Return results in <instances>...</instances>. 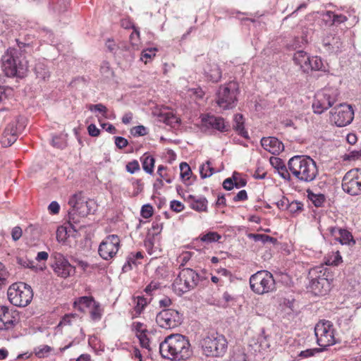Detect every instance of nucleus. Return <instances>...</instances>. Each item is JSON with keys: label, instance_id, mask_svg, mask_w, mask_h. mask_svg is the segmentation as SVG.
Instances as JSON below:
<instances>
[{"label": "nucleus", "instance_id": "41", "mask_svg": "<svg viewBox=\"0 0 361 361\" xmlns=\"http://www.w3.org/2000/svg\"><path fill=\"white\" fill-rule=\"evenodd\" d=\"M88 109L90 111H96L101 114H102L103 116L105 118H107V108L102 104H90L88 106Z\"/></svg>", "mask_w": 361, "mask_h": 361}, {"label": "nucleus", "instance_id": "14", "mask_svg": "<svg viewBox=\"0 0 361 361\" xmlns=\"http://www.w3.org/2000/svg\"><path fill=\"white\" fill-rule=\"evenodd\" d=\"M120 248V238L117 235H109L100 243L98 252L104 260L114 258Z\"/></svg>", "mask_w": 361, "mask_h": 361}, {"label": "nucleus", "instance_id": "29", "mask_svg": "<svg viewBox=\"0 0 361 361\" xmlns=\"http://www.w3.org/2000/svg\"><path fill=\"white\" fill-rule=\"evenodd\" d=\"M234 129L245 138L248 137V133L244 128L243 117L241 114H236L234 117Z\"/></svg>", "mask_w": 361, "mask_h": 361}, {"label": "nucleus", "instance_id": "23", "mask_svg": "<svg viewBox=\"0 0 361 361\" xmlns=\"http://www.w3.org/2000/svg\"><path fill=\"white\" fill-rule=\"evenodd\" d=\"M190 207L198 212L207 211V200L203 196L195 197L190 195L187 197Z\"/></svg>", "mask_w": 361, "mask_h": 361}, {"label": "nucleus", "instance_id": "16", "mask_svg": "<svg viewBox=\"0 0 361 361\" xmlns=\"http://www.w3.org/2000/svg\"><path fill=\"white\" fill-rule=\"evenodd\" d=\"M51 257L53 259L51 267L58 276L66 279L75 273V267L72 266L62 254L55 252Z\"/></svg>", "mask_w": 361, "mask_h": 361}, {"label": "nucleus", "instance_id": "17", "mask_svg": "<svg viewBox=\"0 0 361 361\" xmlns=\"http://www.w3.org/2000/svg\"><path fill=\"white\" fill-rule=\"evenodd\" d=\"M334 110V113L332 114V119L337 126H345L353 121L354 111L351 105L341 104Z\"/></svg>", "mask_w": 361, "mask_h": 361}, {"label": "nucleus", "instance_id": "52", "mask_svg": "<svg viewBox=\"0 0 361 361\" xmlns=\"http://www.w3.org/2000/svg\"><path fill=\"white\" fill-rule=\"evenodd\" d=\"M302 206L303 205L302 203L295 201V202H292L289 204L288 209L290 210V212L294 213V212H297L298 211L302 210Z\"/></svg>", "mask_w": 361, "mask_h": 361}, {"label": "nucleus", "instance_id": "15", "mask_svg": "<svg viewBox=\"0 0 361 361\" xmlns=\"http://www.w3.org/2000/svg\"><path fill=\"white\" fill-rule=\"evenodd\" d=\"M156 322L160 327L171 329L182 323V315L176 310L164 309L157 314Z\"/></svg>", "mask_w": 361, "mask_h": 361}, {"label": "nucleus", "instance_id": "22", "mask_svg": "<svg viewBox=\"0 0 361 361\" xmlns=\"http://www.w3.org/2000/svg\"><path fill=\"white\" fill-rule=\"evenodd\" d=\"M329 231L335 236V238L338 240L342 245H350L351 243L353 245L355 244L353 235L347 230L337 227H330Z\"/></svg>", "mask_w": 361, "mask_h": 361}, {"label": "nucleus", "instance_id": "2", "mask_svg": "<svg viewBox=\"0 0 361 361\" xmlns=\"http://www.w3.org/2000/svg\"><path fill=\"white\" fill-rule=\"evenodd\" d=\"M288 166L290 172L300 182H312L319 173L316 162L309 156H294L289 159Z\"/></svg>", "mask_w": 361, "mask_h": 361}, {"label": "nucleus", "instance_id": "57", "mask_svg": "<svg viewBox=\"0 0 361 361\" xmlns=\"http://www.w3.org/2000/svg\"><path fill=\"white\" fill-rule=\"evenodd\" d=\"M48 209L50 213L56 214L59 212L60 206L57 202L53 201L49 204Z\"/></svg>", "mask_w": 361, "mask_h": 361}, {"label": "nucleus", "instance_id": "54", "mask_svg": "<svg viewBox=\"0 0 361 361\" xmlns=\"http://www.w3.org/2000/svg\"><path fill=\"white\" fill-rule=\"evenodd\" d=\"M92 307L94 309L91 311V317L93 319L97 320L101 318V311L99 307V304L96 302L95 305H92Z\"/></svg>", "mask_w": 361, "mask_h": 361}, {"label": "nucleus", "instance_id": "27", "mask_svg": "<svg viewBox=\"0 0 361 361\" xmlns=\"http://www.w3.org/2000/svg\"><path fill=\"white\" fill-rule=\"evenodd\" d=\"M95 305L96 302L93 298L87 296L80 297L74 302V307L80 312H84L85 307H91Z\"/></svg>", "mask_w": 361, "mask_h": 361}, {"label": "nucleus", "instance_id": "32", "mask_svg": "<svg viewBox=\"0 0 361 361\" xmlns=\"http://www.w3.org/2000/svg\"><path fill=\"white\" fill-rule=\"evenodd\" d=\"M215 173L214 169L212 166L210 161H207L200 167V173L202 178H206L212 176Z\"/></svg>", "mask_w": 361, "mask_h": 361}, {"label": "nucleus", "instance_id": "60", "mask_svg": "<svg viewBox=\"0 0 361 361\" xmlns=\"http://www.w3.org/2000/svg\"><path fill=\"white\" fill-rule=\"evenodd\" d=\"M235 186L234 182L231 178H228L224 180L223 182V187L226 190H231Z\"/></svg>", "mask_w": 361, "mask_h": 361}, {"label": "nucleus", "instance_id": "43", "mask_svg": "<svg viewBox=\"0 0 361 361\" xmlns=\"http://www.w3.org/2000/svg\"><path fill=\"white\" fill-rule=\"evenodd\" d=\"M18 131L19 130L16 122H11L8 124L4 130V132L6 134H11L13 135H16V137H18Z\"/></svg>", "mask_w": 361, "mask_h": 361}, {"label": "nucleus", "instance_id": "42", "mask_svg": "<svg viewBox=\"0 0 361 361\" xmlns=\"http://www.w3.org/2000/svg\"><path fill=\"white\" fill-rule=\"evenodd\" d=\"M136 260L137 259H135V258L133 257V253L130 254L127 257L126 262L123 266V268H122L123 271L124 272H127V271L131 270L132 266L136 265Z\"/></svg>", "mask_w": 361, "mask_h": 361}, {"label": "nucleus", "instance_id": "51", "mask_svg": "<svg viewBox=\"0 0 361 361\" xmlns=\"http://www.w3.org/2000/svg\"><path fill=\"white\" fill-rule=\"evenodd\" d=\"M361 158V149L350 151L346 154V159L348 160H357Z\"/></svg>", "mask_w": 361, "mask_h": 361}, {"label": "nucleus", "instance_id": "40", "mask_svg": "<svg viewBox=\"0 0 361 361\" xmlns=\"http://www.w3.org/2000/svg\"><path fill=\"white\" fill-rule=\"evenodd\" d=\"M147 299L142 296H138L137 298V303L135 306L134 310L136 314H140L144 307L147 305Z\"/></svg>", "mask_w": 361, "mask_h": 361}, {"label": "nucleus", "instance_id": "25", "mask_svg": "<svg viewBox=\"0 0 361 361\" xmlns=\"http://www.w3.org/2000/svg\"><path fill=\"white\" fill-rule=\"evenodd\" d=\"M204 72L207 79L212 82H217L221 78V71L216 63L208 64Z\"/></svg>", "mask_w": 361, "mask_h": 361}, {"label": "nucleus", "instance_id": "30", "mask_svg": "<svg viewBox=\"0 0 361 361\" xmlns=\"http://www.w3.org/2000/svg\"><path fill=\"white\" fill-rule=\"evenodd\" d=\"M142 169L147 173H152L154 166V159L151 155L145 154L141 157Z\"/></svg>", "mask_w": 361, "mask_h": 361}, {"label": "nucleus", "instance_id": "26", "mask_svg": "<svg viewBox=\"0 0 361 361\" xmlns=\"http://www.w3.org/2000/svg\"><path fill=\"white\" fill-rule=\"evenodd\" d=\"M34 71L36 75V78L42 81H46L50 78V72L47 68V66L43 62H37L36 63Z\"/></svg>", "mask_w": 361, "mask_h": 361}, {"label": "nucleus", "instance_id": "12", "mask_svg": "<svg viewBox=\"0 0 361 361\" xmlns=\"http://www.w3.org/2000/svg\"><path fill=\"white\" fill-rule=\"evenodd\" d=\"M338 94L337 90L331 88H325L318 92L312 104L314 112L320 114L331 107L336 102Z\"/></svg>", "mask_w": 361, "mask_h": 361}, {"label": "nucleus", "instance_id": "55", "mask_svg": "<svg viewBox=\"0 0 361 361\" xmlns=\"http://www.w3.org/2000/svg\"><path fill=\"white\" fill-rule=\"evenodd\" d=\"M159 288V283L156 281H152L145 289L147 294L152 295V292Z\"/></svg>", "mask_w": 361, "mask_h": 361}, {"label": "nucleus", "instance_id": "5", "mask_svg": "<svg viewBox=\"0 0 361 361\" xmlns=\"http://www.w3.org/2000/svg\"><path fill=\"white\" fill-rule=\"evenodd\" d=\"M200 281L198 274L190 268L181 269L173 283V290L178 295L194 289Z\"/></svg>", "mask_w": 361, "mask_h": 361}, {"label": "nucleus", "instance_id": "37", "mask_svg": "<svg viewBox=\"0 0 361 361\" xmlns=\"http://www.w3.org/2000/svg\"><path fill=\"white\" fill-rule=\"evenodd\" d=\"M16 135L6 134L5 132H4L1 142L4 147H6L13 145L16 141Z\"/></svg>", "mask_w": 361, "mask_h": 361}, {"label": "nucleus", "instance_id": "10", "mask_svg": "<svg viewBox=\"0 0 361 361\" xmlns=\"http://www.w3.org/2000/svg\"><path fill=\"white\" fill-rule=\"evenodd\" d=\"M314 334L317 344L322 347L323 350L338 342L334 336V326L330 321L322 320L319 322L314 327Z\"/></svg>", "mask_w": 361, "mask_h": 361}, {"label": "nucleus", "instance_id": "44", "mask_svg": "<svg viewBox=\"0 0 361 361\" xmlns=\"http://www.w3.org/2000/svg\"><path fill=\"white\" fill-rule=\"evenodd\" d=\"M140 213L143 218L148 219L153 214V208L150 204H145L142 207Z\"/></svg>", "mask_w": 361, "mask_h": 361}, {"label": "nucleus", "instance_id": "48", "mask_svg": "<svg viewBox=\"0 0 361 361\" xmlns=\"http://www.w3.org/2000/svg\"><path fill=\"white\" fill-rule=\"evenodd\" d=\"M171 210L176 212H180L184 209L183 204L178 200H172L170 203Z\"/></svg>", "mask_w": 361, "mask_h": 361}, {"label": "nucleus", "instance_id": "59", "mask_svg": "<svg viewBox=\"0 0 361 361\" xmlns=\"http://www.w3.org/2000/svg\"><path fill=\"white\" fill-rule=\"evenodd\" d=\"M88 133L90 136L97 137L99 135L100 130L97 128L94 124H90L87 127Z\"/></svg>", "mask_w": 361, "mask_h": 361}, {"label": "nucleus", "instance_id": "6", "mask_svg": "<svg viewBox=\"0 0 361 361\" xmlns=\"http://www.w3.org/2000/svg\"><path fill=\"white\" fill-rule=\"evenodd\" d=\"M7 295L9 301L17 307L27 306L33 298L32 288L23 282L15 283L10 286Z\"/></svg>", "mask_w": 361, "mask_h": 361}, {"label": "nucleus", "instance_id": "62", "mask_svg": "<svg viewBox=\"0 0 361 361\" xmlns=\"http://www.w3.org/2000/svg\"><path fill=\"white\" fill-rule=\"evenodd\" d=\"M18 262L19 264H20L21 266H23L24 267H29L32 269L35 268V267L32 264H33L32 262L20 258L18 259Z\"/></svg>", "mask_w": 361, "mask_h": 361}, {"label": "nucleus", "instance_id": "13", "mask_svg": "<svg viewBox=\"0 0 361 361\" xmlns=\"http://www.w3.org/2000/svg\"><path fill=\"white\" fill-rule=\"evenodd\" d=\"M343 190L352 196L361 195V169H354L348 171L342 179Z\"/></svg>", "mask_w": 361, "mask_h": 361}, {"label": "nucleus", "instance_id": "4", "mask_svg": "<svg viewBox=\"0 0 361 361\" xmlns=\"http://www.w3.org/2000/svg\"><path fill=\"white\" fill-rule=\"evenodd\" d=\"M68 204L72 207L68 212V224L71 228L76 231L73 224L79 223L78 216L85 217L90 214L94 202L92 200H85L80 195H74L70 198Z\"/></svg>", "mask_w": 361, "mask_h": 361}, {"label": "nucleus", "instance_id": "64", "mask_svg": "<svg viewBox=\"0 0 361 361\" xmlns=\"http://www.w3.org/2000/svg\"><path fill=\"white\" fill-rule=\"evenodd\" d=\"M159 304L160 307H167L171 305V300L169 297H164L159 301Z\"/></svg>", "mask_w": 361, "mask_h": 361}, {"label": "nucleus", "instance_id": "24", "mask_svg": "<svg viewBox=\"0 0 361 361\" xmlns=\"http://www.w3.org/2000/svg\"><path fill=\"white\" fill-rule=\"evenodd\" d=\"M310 56L304 51H297L293 57L295 63L300 67L303 72H308Z\"/></svg>", "mask_w": 361, "mask_h": 361}, {"label": "nucleus", "instance_id": "1", "mask_svg": "<svg viewBox=\"0 0 361 361\" xmlns=\"http://www.w3.org/2000/svg\"><path fill=\"white\" fill-rule=\"evenodd\" d=\"M159 353L163 358L170 360H185L192 355L189 341L181 334H171L159 345Z\"/></svg>", "mask_w": 361, "mask_h": 361}, {"label": "nucleus", "instance_id": "47", "mask_svg": "<svg viewBox=\"0 0 361 361\" xmlns=\"http://www.w3.org/2000/svg\"><path fill=\"white\" fill-rule=\"evenodd\" d=\"M140 37V32L136 29H134V31L130 35V40L131 43V46L133 48H137L138 46V39Z\"/></svg>", "mask_w": 361, "mask_h": 361}, {"label": "nucleus", "instance_id": "9", "mask_svg": "<svg viewBox=\"0 0 361 361\" xmlns=\"http://www.w3.org/2000/svg\"><path fill=\"white\" fill-rule=\"evenodd\" d=\"M250 286L253 292L262 295L275 289V281L270 272L262 270L250 276Z\"/></svg>", "mask_w": 361, "mask_h": 361}, {"label": "nucleus", "instance_id": "20", "mask_svg": "<svg viewBox=\"0 0 361 361\" xmlns=\"http://www.w3.org/2000/svg\"><path fill=\"white\" fill-rule=\"evenodd\" d=\"M204 126L220 132H226L228 130V126L226 125L224 119L221 117L207 115L202 119Z\"/></svg>", "mask_w": 361, "mask_h": 361}, {"label": "nucleus", "instance_id": "3", "mask_svg": "<svg viewBox=\"0 0 361 361\" xmlns=\"http://www.w3.org/2000/svg\"><path fill=\"white\" fill-rule=\"evenodd\" d=\"M2 68L8 77L23 78L27 73L28 65L22 53L15 48H9L1 58Z\"/></svg>", "mask_w": 361, "mask_h": 361}, {"label": "nucleus", "instance_id": "18", "mask_svg": "<svg viewBox=\"0 0 361 361\" xmlns=\"http://www.w3.org/2000/svg\"><path fill=\"white\" fill-rule=\"evenodd\" d=\"M132 328L135 331L136 336L142 348L147 349L149 351H152L157 348V344L152 342V334L147 331L142 323L134 322Z\"/></svg>", "mask_w": 361, "mask_h": 361}, {"label": "nucleus", "instance_id": "50", "mask_svg": "<svg viewBox=\"0 0 361 361\" xmlns=\"http://www.w3.org/2000/svg\"><path fill=\"white\" fill-rule=\"evenodd\" d=\"M23 234L22 228L20 226H16L12 229L11 236L14 241L18 240Z\"/></svg>", "mask_w": 361, "mask_h": 361}, {"label": "nucleus", "instance_id": "8", "mask_svg": "<svg viewBox=\"0 0 361 361\" xmlns=\"http://www.w3.org/2000/svg\"><path fill=\"white\" fill-rule=\"evenodd\" d=\"M202 348L206 356L222 357L227 350L228 342L224 335L212 334L202 340Z\"/></svg>", "mask_w": 361, "mask_h": 361}, {"label": "nucleus", "instance_id": "19", "mask_svg": "<svg viewBox=\"0 0 361 361\" xmlns=\"http://www.w3.org/2000/svg\"><path fill=\"white\" fill-rule=\"evenodd\" d=\"M17 314L7 307H0V329L8 330L17 323Z\"/></svg>", "mask_w": 361, "mask_h": 361}, {"label": "nucleus", "instance_id": "31", "mask_svg": "<svg viewBox=\"0 0 361 361\" xmlns=\"http://www.w3.org/2000/svg\"><path fill=\"white\" fill-rule=\"evenodd\" d=\"M307 192L308 198L310 199V200L312 201V202L314 204L315 207H322L324 204L326 198L323 194H315L310 190H307Z\"/></svg>", "mask_w": 361, "mask_h": 361}, {"label": "nucleus", "instance_id": "34", "mask_svg": "<svg viewBox=\"0 0 361 361\" xmlns=\"http://www.w3.org/2000/svg\"><path fill=\"white\" fill-rule=\"evenodd\" d=\"M308 72L310 71H321L323 68V62L320 57L312 56L310 57L308 61Z\"/></svg>", "mask_w": 361, "mask_h": 361}, {"label": "nucleus", "instance_id": "45", "mask_svg": "<svg viewBox=\"0 0 361 361\" xmlns=\"http://www.w3.org/2000/svg\"><path fill=\"white\" fill-rule=\"evenodd\" d=\"M322 350H323V349H321V348L307 349L305 350H302L300 353L299 356L304 357V358H307V357H312V356L314 355L315 353L322 352Z\"/></svg>", "mask_w": 361, "mask_h": 361}, {"label": "nucleus", "instance_id": "36", "mask_svg": "<svg viewBox=\"0 0 361 361\" xmlns=\"http://www.w3.org/2000/svg\"><path fill=\"white\" fill-rule=\"evenodd\" d=\"M157 51V49L156 48H149L143 50L141 54L140 59L145 63H147L148 60L155 56Z\"/></svg>", "mask_w": 361, "mask_h": 361}, {"label": "nucleus", "instance_id": "53", "mask_svg": "<svg viewBox=\"0 0 361 361\" xmlns=\"http://www.w3.org/2000/svg\"><path fill=\"white\" fill-rule=\"evenodd\" d=\"M115 144L118 148L123 149L128 145V142L126 138L123 137H116Z\"/></svg>", "mask_w": 361, "mask_h": 361}, {"label": "nucleus", "instance_id": "28", "mask_svg": "<svg viewBox=\"0 0 361 361\" xmlns=\"http://www.w3.org/2000/svg\"><path fill=\"white\" fill-rule=\"evenodd\" d=\"M271 163L272 165L276 164L275 168L277 169L278 173L281 178H283L285 180L290 179V176L288 171L286 169V166L280 159L274 158V160L271 159Z\"/></svg>", "mask_w": 361, "mask_h": 361}, {"label": "nucleus", "instance_id": "11", "mask_svg": "<svg viewBox=\"0 0 361 361\" xmlns=\"http://www.w3.org/2000/svg\"><path fill=\"white\" fill-rule=\"evenodd\" d=\"M323 271L322 267H315L309 271V288L315 295H324L330 290V283Z\"/></svg>", "mask_w": 361, "mask_h": 361}, {"label": "nucleus", "instance_id": "46", "mask_svg": "<svg viewBox=\"0 0 361 361\" xmlns=\"http://www.w3.org/2000/svg\"><path fill=\"white\" fill-rule=\"evenodd\" d=\"M126 170L130 173L133 174L140 170V165L137 160L130 161L126 165Z\"/></svg>", "mask_w": 361, "mask_h": 361}, {"label": "nucleus", "instance_id": "7", "mask_svg": "<svg viewBox=\"0 0 361 361\" xmlns=\"http://www.w3.org/2000/svg\"><path fill=\"white\" fill-rule=\"evenodd\" d=\"M238 91V84L235 81L221 85L216 92L217 105L224 110L234 108L237 102Z\"/></svg>", "mask_w": 361, "mask_h": 361}, {"label": "nucleus", "instance_id": "38", "mask_svg": "<svg viewBox=\"0 0 361 361\" xmlns=\"http://www.w3.org/2000/svg\"><path fill=\"white\" fill-rule=\"evenodd\" d=\"M180 177L183 180H188L190 174L191 173V169L189 165L185 162H182L180 164Z\"/></svg>", "mask_w": 361, "mask_h": 361}, {"label": "nucleus", "instance_id": "33", "mask_svg": "<svg viewBox=\"0 0 361 361\" xmlns=\"http://www.w3.org/2000/svg\"><path fill=\"white\" fill-rule=\"evenodd\" d=\"M342 262V257L339 251L333 252L326 257L325 264L330 266H338Z\"/></svg>", "mask_w": 361, "mask_h": 361}, {"label": "nucleus", "instance_id": "61", "mask_svg": "<svg viewBox=\"0 0 361 361\" xmlns=\"http://www.w3.org/2000/svg\"><path fill=\"white\" fill-rule=\"evenodd\" d=\"M11 91L9 89H6L5 87L0 86V103L4 102L8 98V94L6 91Z\"/></svg>", "mask_w": 361, "mask_h": 361}, {"label": "nucleus", "instance_id": "56", "mask_svg": "<svg viewBox=\"0 0 361 361\" xmlns=\"http://www.w3.org/2000/svg\"><path fill=\"white\" fill-rule=\"evenodd\" d=\"M247 199V192L245 190L239 191L233 197L234 202L245 201Z\"/></svg>", "mask_w": 361, "mask_h": 361}, {"label": "nucleus", "instance_id": "35", "mask_svg": "<svg viewBox=\"0 0 361 361\" xmlns=\"http://www.w3.org/2000/svg\"><path fill=\"white\" fill-rule=\"evenodd\" d=\"M220 238L221 235L218 233L213 231H210L200 236V240L202 242H206L207 243L216 242L219 240Z\"/></svg>", "mask_w": 361, "mask_h": 361}, {"label": "nucleus", "instance_id": "63", "mask_svg": "<svg viewBox=\"0 0 361 361\" xmlns=\"http://www.w3.org/2000/svg\"><path fill=\"white\" fill-rule=\"evenodd\" d=\"M233 178L234 179V184L236 188H240L246 185V180L243 178H240L238 180L234 176H233Z\"/></svg>", "mask_w": 361, "mask_h": 361}, {"label": "nucleus", "instance_id": "49", "mask_svg": "<svg viewBox=\"0 0 361 361\" xmlns=\"http://www.w3.org/2000/svg\"><path fill=\"white\" fill-rule=\"evenodd\" d=\"M131 133L134 136H142L147 134V130L143 126H137L131 129Z\"/></svg>", "mask_w": 361, "mask_h": 361}, {"label": "nucleus", "instance_id": "21", "mask_svg": "<svg viewBox=\"0 0 361 361\" xmlns=\"http://www.w3.org/2000/svg\"><path fill=\"white\" fill-rule=\"evenodd\" d=\"M261 145L265 150L272 154H278L284 149L283 144L274 137L262 138Z\"/></svg>", "mask_w": 361, "mask_h": 361}, {"label": "nucleus", "instance_id": "39", "mask_svg": "<svg viewBox=\"0 0 361 361\" xmlns=\"http://www.w3.org/2000/svg\"><path fill=\"white\" fill-rule=\"evenodd\" d=\"M327 15L329 16V18H332L334 24H340L347 20L346 16L342 14H336L332 11H327Z\"/></svg>", "mask_w": 361, "mask_h": 361}, {"label": "nucleus", "instance_id": "58", "mask_svg": "<svg viewBox=\"0 0 361 361\" xmlns=\"http://www.w3.org/2000/svg\"><path fill=\"white\" fill-rule=\"evenodd\" d=\"M52 145L57 148H63L65 146L64 142L58 136H54L51 140Z\"/></svg>", "mask_w": 361, "mask_h": 361}]
</instances>
